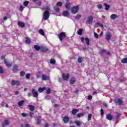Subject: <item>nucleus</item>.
I'll return each instance as SVG.
<instances>
[{
    "label": "nucleus",
    "mask_w": 127,
    "mask_h": 127,
    "mask_svg": "<svg viewBox=\"0 0 127 127\" xmlns=\"http://www.w3.org/2000/svg\"><path fill=\"white\" fill-rule=\"evenodd\" d=\"M121 63H122L123 64H127V58H125L121 61Z\"/></svg>",
    "instance_id": "30"
},
{
    "label": "nucleus",
    "mask_w": 127,
    "mask_h": 127,
    "mask_svg": "<svg viewBox=\"0 0 127 127\" xmlns=\"http://www.w3.org/2000/svg\"><path fill=\"white\" fill-rule=\"evenodd\" d=\"M4 63L7 68H10V67L12 66L11 64L9 63L8 61H7L6 59L4 60Z\"/></svg>",
    "instance_id": "10"
},
{
    "label": "nucleus",
    "mask_w": 127,
    "mask_h": 127,
    "mask_svg": "<svg viewBox=\"0 0 127 127\" xmlns=\"http://www.w3.org/2000/svg\"><path fill=\"white\" fill-rule=\"evenodd\" d=\"M9 124V121L8 120H5L2 123V127H4L6 126H8Z\"/></svg>",
    "instance_id": "16"
},
{
    "label": "nucleus",
    "mask_w": 127,
    "mask_h": 127,
    "mask_svg": "<svg viewBox=\"0 0 127 127\" xmlns=\"http://www.w3.org/2000/svg\"><path fill=\"white\" fill-rule=\"evenodd\" d=\"M94 37H95V38H96L97 39L99 38V35H98V34H97V33L96 32H94Z\"/></svg>",
    "instance_id": "51"
},
{
    "label": "nucleus",
    "mask_w": 127,
    "mask_h": 127,
    "mask_svg": "<svg viewBox=\"0 0 127 127\" xmlns=\"http://www.w3.org/2000/svg\"><path fill=\"white\" fill-rule=\"evenodd\" d=\"M46 90V87H39L38 89V91L39 93H42L44 91Z\"/></svg>",
    "instance_id": "22"
},
{
    "label": "nucleus",
    "mask_w": 127,
    "mask_h": 127,
    "mask_svg": "<svg viewBox=\"0 0 127 127\" xmlns=\"http://www.w3.org/2000/svg\"><path fill=\"white\" fill-rule=\"evenodd\" d=\"M45 11H49L50 10V8L49 6H47L45 8Z\"/></svg>",
    "instance_id": "53"
},
{
    "label": "nucleus",
    "mask_w": 127,
    "mask_h": 127,
    "mask_svg": "<svg viewBox=\"0 0 127 127\" xmlns=\"http://www.w3.org/2000/svg\"><path fill=\"white\" fill-rule=\"evenodd\" d=\"M46 92H47V94L48 95H49V94H50V93H51V89L49 88L47 89Z\"/></svg>",
    "instance_id": "46"
},
{
    "label": "nucleus",
    "mask_w": 127,
    "mask_h": 127,
    "mask_svg": "<svg viewBox=\"0 0 127 127\" xmlns=\"http://www.w3.org/2000/svg\"><path fill=\"white\" fill-rule=\"evenodd\" d=\"M121 117V114L117 113V115L116 116V119H119Z\"/></svg>",
    "instance_id": "52"
},
{
    "label": "nucleus",
    "mask_w": 127,
    "mask_h": 127,
    "mask_svg": "<svg viewBox=\"0 0 127 127\" xmlns=\"http://www.w3.org/2000/svg\"><path fill=\"white\" fill-rule=\"evenodd\" d=\"M58 36L60 41H63V39L66 37V34L63 32L60 33Z\"/></svg>",
    "instance_id": "3"
},
{
    "label": "nucleus",
    "mask_w": 127,
    "mask_h": 127,
    "mask_svg": "<svg viewBox=\"0 0 127 127\" xmlns=\"http://www.w3.org/2000/svg\"><path fill=\"white\" fill-rule=\"evenodd\" d=\"M31 96H32V93H31V92L28 93V97H31Z\"/></svg>",
    "instance_id": "59"
},
{
    "label": "nucleus",
    "mask_w": 127,
    "mask_h": 127,
    "mask_svg": "<svg viewBox=\"0 0 127 127\" xmlns=\"http://www.w3.org/2000/svg\"><path fill=\"white\" fill-rule=\"evenodd\" d=\"M54 9L56 12H59L60 11V8H59L57 7H55L54 8Z\"/></svg>",
    "instance_id": "43"
},
{
    "label": "nucleus",
    "mask_w": 127,
    "mask_h": 127,
    "mask_svg": "<svg viewBox=\"0 0 127 127\" xmlns=\"http://www.w3.org/2000/svg\"><path fill=\"white\" fill-rule=\"evenodd\" d=\"M11 86H19L20 85V81L12 79L11 82Z\"/></svg>",
    "instance_id": "6"
},
{
    "label": "nucleus",
    "mask_w": 127,
    "mask_h": 127,
    "mask_svg": "<svg viewBox=\"0 0 127 127\" xmlns=\"http://www.w3.org/2000/svg\"><path fill=\"white\" fill-rule=\"evenodd\" d=\"M79 112V109H73L71 111V113L73 116H76V114Z\"/></svg>",
    "instance_id": "18"
},
{
    "label": "nucleus",
    "mask_w": 127,
    "mask_h": 127,
    "mask_svg": "<svg viewBox=\"0 0 127 127\" xmlns=\"http://www.w3.org/2000/svg\"><path fill=\"white\" fill-rule=\"evenodd\" d=\"M29 1H24L23 5L24 6H27L28 4H29Z\"/></svg>",
    "instance_id": "42"
},
{
    "label": "nucleus",
    "mask_w": 127,
    "mask_h": 127,
    "mask_svg": "<svg viewBox=\"0 0 127 127\" xmlns=\"http://www.w3.org/2000/svg\"><path fill=\"white\" fill-rule=\"evenodd\" d=\"M34 48L35 49L36 51H39L40 50V47L38 45H34Z\"/></svg>",
    "instance_id": "27"
},
{
    "label": "nucleus",
    "mask_w": 127,
    "mask_h": 127,
    "mask_svg": "<svg viewBox=\"0 0 127 127\" xmlns=\"http://www.w3.org/2000/svg\"><path fill=\"white\" fill-rule=\"evenodd\" d=\"M32 94L34 98H38V92L35 89H33L32 90Z\"/></svg>",
    "instance_id": "9"
},
{
    "label": "nucleus",
    "mask_w": 127,
    "mask_h": 127,
    "mask_svg": "<svg viewBox=\"0 0 127 127\" xmlns=\"http://www.w3.org/2000/svg\"><path fill=\"white\" fill-rule=\"evenodd\" d=\"M25 75V72H24V71L22 70L20 72V76L21 77H24Z\"/></svg>",
    "instance_id": "34"
},
{
    "label": "nucleus",
    "mask_w": 127,
    "mask_h": 127,
    "mask_svg": "<svg viewBox=\"0 0 127 127\" xmlns=\"http://www.w3.org/2000/svg\"><path fill=\"white\" fill-rule=\"evenodd\" d=\"M41 1H40L37 3V4L39 5V6H40V5H41Z\"/></svg>",
    "instance_id": "61"
},
{
    "label": "nucleus",
    "mask_w": 127,
    "mask_h": 127,
    "mask_svg": "<svg viewBox=\"0 0 127 127\" xmlns=\"http://www.w3.org/2000/svg\"><path fill=\"white\" fill-rule=\"evenodd\" d=\"M26 39L25 42L26 43H27L28 44H30V42H31V41L30 40V39L26 37L25 38Z\"/></svg>",
    "instance_id": "29"
},
{
    "label": "nucleus",
    "mask_w": 127,
    "mask_h": 127,
    "mask_svg": "<svg viewBox=\"0 0 127 127\" xmlns=\"http://www.w3.org/2000/svg\"><path fill=\"white\" fill-rule=\"evenodd\" d=\"M103 105L106 108H107L108 107V104L107 103H103Z\"/></svg>",
    "instance_id": "58"
},
{
    "label": "nucleus",
    "mask_w": 127,
    "mask_h": 127,
    "mask_svg": "<svg viewBox=\"0 0 127 127\" xmlns=\"http://www.w3.org/2000/svg\"><path fill=\"white\" fill-rule=\"evenodd\" d=\"M97 7H98V8H99V9H101V8H102L103 7V6L101 4H98L97 5Z\"/></svg>",
    "instance_id": "57"
},
{
    "label": "nucleus",
    "mask_w": 127,
    "mask_h": 127,
    "mask_svg": "<svg viewBox=\"0 0 127 127\" xmlns=\"http://www.w3.org/2000/svg\"><path fill=\"white\" fill-rule=\"evenodd\" d=\"M117 103L119 104V105H122L123 104V101L121 99V98H119L117 100Z\"/></svg>",
    "instance_id": "40"
},
{
    "label": "nucleus",
    "mask_w": 127,
    "mask_h": 127,
    "mask_svg": "<svg viewBox=\"0 0 127 127\" xmlns=\"http://www.w3.org/2000/svg\"><path fill=\"white\" fill-rule=\"evenodd\" d=\"M106 53L107 55H111V53L110 52H107L106 50H102L100 52V54H105Z\"/></svg>",
    "instance_id": "19"
},
{
    "label": "nucleus",
    "mask_w": 127,
    "mask_h": 127,
    "mask_svg": "<svg viewBox=\"0 0 127 127\" xmlns=\"http://www.w3.org/2000/svg\"><path fill=\"white\" fill-rule=\"evenodd\" d=\"M7 19V16H4L3 18V20L5 21Z\"/></svg>",
    "instance_id": "60"
},
{
    "label": "nucleus",
    "mask_w": 127,
    "mask_h": 127,
    "mask_svg": "<svg viewBox=\"0 0 127 127\" xmlns=\"http://www.w3.org/2000/svg\"><path fill=\"white\" fill-rule=\"evenodd\" d=\"M41 79L42 81H47V80H49V76L45 74H43L42 75Z\"/></svg>",
    "instance_id": "11"
},
{
    "label": "nucleus",
    "mask_w": 127,
    "mask_h": 127,
    "mask_svg": "<svg viewBox=\"0 0 127 127\" xmlns=\"http://www.w3.org/2000/svg\"><path fill=\"white\" fill-rule=\"evenodd\" d=\"M37 78H40L41 77V72L38 71L36 73Z\"/></svg>",
    "instance_id": "36"
},
{
    "label": "nucleus",
    "mask_w": 127,
    "mask_h": 127,
    "mask_svg": "<svg viewBox=\"0 0 127 127\" xmlns=\"http://www.w3.org/2000/svg\"><path fill=\"white\" fill-rule=\"evenodd\" d=\"M49 50V49H48V48L47 47H43L41 49V51H42V52H44V53L47 52V51H48Z\"/></svg>",
    "instance_id": "20"
},
{
    "label": "nucleus",
    "mask_w": 127,
    "mask_h": 127,
    "mask_svg": "<svg viewBox=\"0 0 127 127\" xmlns=\"http://www.w3.org/2000/svg\"><path fill=\"white\" fill-rule=\"evenodd\" d=\"M22 116L24 118H25V117H26V114H25V113H22Z\"/></svg>",
    "instance_id": "62"
},
{
    "label": "nucleus",
    "mask_w": 127,
    "mask_h": 127,
    "mask_svg": "<svg viewBox=\"0 0 127 127\" xmlns=\"http://www.w3.org/2000/svg\"><path fill=\"white\" fill-rule=\"evenodd\" d=\"M93 19L94 18L93 17V16H88L87 17V20H86V23H88V24H91V23H92Z\"/></svg>",
    "instance_id": "7"
},
{
    "label": "nucleus",
    "mask_w": 127,
    "mask_h": 127,
    "mask_svg": "<svg viewBox=\"0 0 127 127\" xmlns=\"http://www.w3.org/2000/svg\"><path fill=\"white\" fill-rule=\"evenodd\" d=\"M28 107L31 112H33L34 110H35V108L33 106V105H28Z\"/></svg>",
    "instance_id": "25"
},
{
    "label": "nucleus",
    "mask_w": 127,
    "mask_h": 127,
    "mask_svg": "<svg viewBox=\"0 0 127 127\" xmlns=\"http://www.w3.org/2000/svg\"><path fill=\"white\" fill-rule=\"evenodd\" d=\"M79 11V7L78 6H74L71 8V12L73 14H75Z\"/></svg>",
    "instance_id": "2"
},
{
    "label": "nucleus",
    "mask_w": 127,
    "mask_h": 127,
    "mask_svg": "<svg viewBox=\"0 0 127 127\" xmlns=\"http://www.w3.org/2000/svg\"><path fill=\"white\" fill-rule=\"evenodd\" d=\"M39 33H40V34H41V35H42L43 36H44L45 35V33L42 29L39 30Z\"/></svg>",
    "instance_id": "24"
},
{
    "label": "nucleus",
    "mask_w": 127,
    "mask_h": 127,
    "mask_svg": "<svg viewBox=\"0 0 127 127\" xmlns=\"http://www.w3.org/2000/svg\"><path fill=\"white\" fill-rule=\"evenodd\" d=\"M12 70L13 73H17V71H18V65H17V64L14 65Z\"/></svg>",
    "instance_id": "8"
},
{
    "label": "nucleus",
    "mask_w": 127,
    "mask_h": 127,
    "mask_svg": "<svg viewBox=\"0 0 127 127\" xmlns=\"http://www.w3.org/2000/svg\"><path fill=\"white\" fill-rule=\"evenodd\" d=\"M62 77H63V79H64V80L67 81V80H68V79H69V78L70 77V74L69 73H67L66 75H65V73H63Z\"/></svg>",
    "instance_id": "12"
},
{
    "label": "nucleus",
    "mask_w": 127,
    "mask_h": 127,
    "mask_svg": "<svg viewBox=\"0 0 127 127\" xmlns=\"http://www.w3.org/2000/svg\"><path fill=\"white\" fill-rule=\"evenodd\" d=\"M24 104V100H21L18 102V105L19 107H22Z\"/></svg>",
    "instance_id": "23"
},
{
    "label": "nucleus",
    "mask_w": 127,
    "mask_h": 127,
    "mask_svg": "<svg viewBox=\"0 0 127 127\" xmlns=\"http://www.w3.org/2000/svg\"><path fill=\"white\" fill-rule=\"evenodd\" d=\"M76 116H77V118H81L84 116V113H79L77 114Z\"/></svg>",
    "instance_id": "37"
},
{
    "label": "nucleus",
    "mask_w": 127,
    "mask_h": 127,
    "mask_svg": "<svg viewBox=\"0 0 127 127\" xmlns=\"http://www.w3.org/2000/svg\"><path fill=\"white\" fill-rule=\"evenodd\" d=\"M4 73V71L1 66H0V74H3Z\"/></svg>",
    "instance_id": "44"
},
{
    "label": "nucleus",
    "mask_w": 127,
    "mask_h": 127,
    "mask_svg": "<svg viewBox=\"0 0 127 127\" xmlns=\"http://www.w3.org/2000/svg\"><path fill=\"white\" fill-rule=\"evenodd\" d=\"M119 16H118V15L116 14H113L111 15L110 18L111 19H116V18H118Z\"/></svg>",
    "instance_id": "21"
},
{
    "label": "nucleus",
    "mask_w": 127,
    "mask_h": 127,
    "mask_svg": "<svg viewBox=\"0 0 127 127\" xmlns=\"http://www.w3.org/2000/svg\"><path fill=\"white\" fill-rule=\"evenodd\" d=\"M26 79H29L30 78V73L26 74Z\"/></svg>",
    "instance_id": "50"
},
{
    "label": "nucleus",
    "mask_w": 127,
    "mask_h": 127,
    "mask_svg": "<svg viewBox=\"0 0 127 127\" xmlns=\"http://www.w3.org/2000/svg\"><path fill=\"white\" fill-rule=\"evenodd\" d=\"M50 16L49 11H45L43 13V18L44 20H47Z\"/></svg>",
    "instance_id": "1"
},
{
    "label": "nucleus",
    "mask_w": 127,
    "mask_h": 127,
    "mask_svg": "<svg viewBox=\"0 0 127 127\" xmlns=\"http://www.w3.org/2000/svg\"><path fill=\"white\" fill-rule=\"evenodd\" d=\"M92 98H93V96L92 95H89L88 97V99L89 100H92Z\"/></svg>",
    "instance_id": "56"
},
{
    "label": "nucleus",
    "mask_w": 127,
    "mask_h": 127,
    "mask_svg": "<svg viewBox=\"0 0 127 127\" xmlns=\"http://www.w3.org/2000/svg\"><path fill=\"white\" fill-rule=\"evenodd\" d=\"M17 24L18 26L20 27H21L22 28H23L25 26V23L21 22V21H18L17 23Z\"/></svg>",
    "instance_id": "14"
},
{
    "label": "nucleus",
    "mask_w": 127,
    "mask_h": 127,
    "mask_svg": "<svg viewBox=\"0 0 127 127\" xmlns=\"http://www.w3.org/2000/svg\"><path fill=\"white\" fill-rule=\"evenodd\" d=\"M50 64H53V65L55 64L56 63V61L53 59H51L50 61Z\"/></svg>",
    "instance_id": "28"
},
{
    "label": "nucleus",
    "mask_w": 127,
    "mask_h": 127,
    "mask_svg": "<svg viewBox=\"0 0 127 127\" xmlns=\"http://www.w3.org/2000/svg\"><path fill=\"white\" fill-rule=\"evenodd\" d=\"M83 58L78 57L77 59V61L78 63H82V62H83Z\"/></svg>",
    "instance_id": "35"
},
{
    "label": "nucleus",
    "mask_w": 127,
    "mask_h": 127,
    "mask_svg": "<svg viewBox=\"0 0 127 127\" xmlns=\"http://www.w3.org/2000/svg\"><path fill=\"white\" fill-rule=\"evenodd\" d=\"M74 124L77 126V127H79V126L81 125V122L78 121H74Z\"/></svg>",
    "instance_id": "38"
},
{
    "label": "nucleus",
    "mask_w": 127,
    "mask_h": 127,
    "mask_svg": "<svg viewBox=\"0 0 127 127\" xmlns=\"http://www.w3.org/2000/svg\"><path fill=\"white\" fill-rule=\"evenodd\" d=\"M5 55H2L1 57V60H4V59H5Z\"/></svg>",
    "instance_id": "54"
},
{
    "label": "nucleus",
    "mask_w": 127,
    "mask_h": 127,
    "mask_svg": "<svg viewBox=\"0 0 127 127\" xmlns=\"http://www.w3.org/2000/svg\"><path fill=\"white\" fill-rule=\"evenodd\" d=\"M23 9H24V7L23 6L21 5L19 8V11H23Z\"/></svg>",
    "instance_id": "47"
},
{
    "label": "nucleus",
    "mask_w": 127,
    "mask_h": 127,
    "mask_svg": "<svg viewBox=\"0 0 127 127\" xmlns=\"http://www.w3.org/2000/svg\"><path fill=\"white\" fill-rule=\"evenodd\" d=\"M83 34V29H79L78 32V35H82Z\"/></svg>",
    "instance_id": "33"
},
{
    "label": "nucleus",
    "mask_w": 127,
    "mask_h": 127,
    "mask_svg": "<svg viewBox=\"0 0 127 127\" xmlns=\"http://www.w3.org/2000/svg\"><path fill=\"white\" fill-rule=\"evenodd\" d=\"M63 120L64 124H68L69 121H70V118L68 116H64L63 118Z\"/></svg>",
    "instance_id": "13"
},
{
    "label": "nucleus",
    "mask_w": 127,
    "mask_h": 127,
    "mask_svg": "<svg viewBox=\"0 0 127 127\" xmlns=\"http://www.w3.org/2000/svg\"><path fill=\"white\" fill-rule=\"evenodd\" d=\"M25 127H30V125H29V124H26L25 125Z\"/></svg>",
    "instance_id": "64"
},
{
    "label": "nucleus",
    "mask_w": 127,
    "mask_h": 127,
    "mask_svg": "<svg viewBox=\"0 0 127 127\" xmlns=\"http://www.w3.org/2000/svg\"><path fill=\"white\" fill-rule=\"evenodd\" d=\"M104 4L105 6L106 10H109V9L110 8V5H108V4H107V3H104Z\"/></svg>",
    "instance_id": "32"
},
{
    "label": "nucleus",
    "mask_w": 127,
    "mask_h": 127,
    "mask_svg": "<svg viewBox=\"0 0 127 127\" xmlns=\"http://www.w3.org/2000/svg\"><path fill=\"white\" fill-rule=\"evenodd\" d=\"M57 6H60V7L62 6V3L61 2H58L57 3Z\"/></svg>",
    "instance_id": "48"
},
{
    "label": "nucleus",
    "mask_w": 127,
    "mask_h": 127,
    "mask_svg": "<svg viewBox=\"0 0 127 127\" xmlns=\"http://www.w3.org/2000/svg\"><path fill=\"white\" fill-rule=\"evenodd\" d=\"M63 15L64 16H68V15H69V12H68V11H64L63 12Z\"/></svg>",
    "instance_id": "26"
},
{
    "label": "nucleus",
    "mask_w": 127,
    "mask_h": 127,
    "mask_svg": "<svg viewBox=\"0 0 127 127\" xmlns=\"http://www.w3.org/2000/svg\"><path fill=\"white\" fill-rule=\"evenodd\" d=\"M112 36H113L112 33L108 32L105 35L106 40H107V41H109L111 40V38H112Z\"/></svg>",
    "instance_id": "5"
},
{
    "label": "nucleus",
    "mask_w": 127,
    "mask_h": 127,
    "mask_svg": "<svg viewBox=\"0 0 127 127\" xmlns=\"http://www.w3.org/2000/svg\"><path fill=\"white\" fill-rule=\"evenodd\" d=\"M70 2H67L65 4V7L67 8V9H70Z\"/></svg>",
    "instance_id": "39"
},
{
    "label": "nucleus",
    "mask_w": 127,
    "mask_h": 127,
    "mask_svg": "<svg viewBox=\"0 0 127 127\" xmlns=\"http://www.w3.org/2000/svg\"><path fill=\"white\" fill-rule=\"evenodd\" d=\"M57 107H59V104H55L54 105V107L55 108H57Z\"/></svg>",
    "instance_id": "63"
},
{
    "label": "nucleus",
    "mask_w": 127,
    "mask_h": 127,
    "mask_svg": "<svg viewBox=\"0 0 127 127\" xmlns=\"http://www.w3.org/2000/svg\"><path fill=\"white\" fill-rule=\"evenodd\" d=\"M96 25H99V26H100V27H101L102 28H103L104 27V25L102 24L100 22H97L96 23Z\"/></svg>",
    "instance_id": "45"
},
{
    "label": "nucleus",
    "mask_w": 127,
    "mask_h": 127,
    "mask_svg": "<svg viewBox=\"0 0 127 127\" xmlns=\"http://www.w3.org/2000/svg\"><path fill=\"white\" fill-rule=\"evenodd\" d=\"M92 117H93L92 114H88L87 121H91L92 120Z\"/></svg>",
    "instance_id": "31"
},
{
    "label": "nucleus",
    "mask_w": 127,
    "mask_h": 127,
    "mask_svg": "<svg viewBox=\"0 0 127 127\" xmlns=\"http://www.w3.org/2000/svg\"><path fill=\"white\" fill-rule=\"evenodd\" d=\"M100 114L102 116H103V115H104V109H101Z\"/></svg>",
    "instance_id": "55"
},
{
    "label": "nucleus",
    "mask_w": 127,
    "mask_h": 127,
    "mask_svg": "<svg viewBox=\"0 0 127 127\" xmlns=\"http://www.w3.org/2000/svg\"><path fill=\"white\" fill-rule=\"evenodd\" d=\"M106 118L109 121H112L113 120V116L111 114H108L106 115Z\"/></svg>",
    "instance_id": "17"
},
{
    "label": "nucleus",
    "mask_w": 127,
    "mask_h": 127,
    "mask_svg": "<svg viewBox=\"0 0 127 127\" xmlns=\"http://www.w3.org/2000/svg\"><path fill=\"white\" fill-rule=\"evenodd\" d=\"M76 82V79L74 77H72L70 80H69V83L70 85H74Z\"/></svg>",
    "instance_id": "15"
},
{
    "label": "nucleus",
    "mask_w": 127,
    "mask_h": 127,
    "mask_svg": "<svg viewBox=\"0 0 127 127\" xmlns=\"http://www.w3.org/2000/svg\"><path fill=\"white\" fill-rule=\"evenodd\" d=\"M80 40L82 43H84L85 40L87 45H90V39H89L88 38H84V37H81L80 38Z\"/></svg>",
    "instance_id": "4"
},
{
    "label": "nucleus",
    "mask_w": 127,
    "mask_h": 127,
    "mask_svg": "<svg viewBox=\"0 0 127 127\" xmlns=\"http://www.w3.org/2000/svg\"><path fill=\"white\" fill-rule=\"evenodd\" d=\"M41 124V117L39 118H37V125H40Z\"/></svg>",
    "instance_id": "41"
},
{
    "label": "nucleus",
    "mask_w": 127,
    "mask_h": 127,
    "mask_svg": "<svg viewBox=\"0 0 127 127\" xmlns=\"http://www.w3.org/2000/svg\"><path fill=\"white\" fill-rule=\"evenodd\" d=\"M29 116L31 118H32L33 117V116H34V113H33L32 112H29Z\"/></svg>",
    "instance_id": "49"
}]
</instances>
